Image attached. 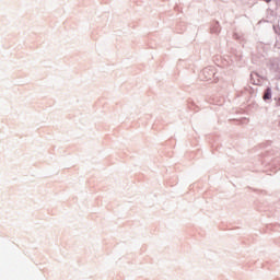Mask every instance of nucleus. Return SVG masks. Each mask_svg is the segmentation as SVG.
<instances>
[{
  "mask_svg": "<svg viewBox=\"0 0 280 280\" xmlns=\"http://www.w3.org/2000/svg\"><path fill=\"white\" fill-rule=\"evenodd\" d=\"M270 97H272V90L270 88H268L266 91H265V94L262 96L264 100H270Z\"/></svg>",
  "mask_w": 280,
  "mask_h": 280,
  "instance_id": "obj_1",
  "label": "nucleus"
},
{
  "mask_svg": "<svg viewBox=\"0 0 280 280\" xmlns=\"http://www.w3.org/2000/svg\"><path fill=\"white\" fill-rule=\"evenodd\" d=\"M262 1H265L266 3H270L271 0H262Z\"/></svg>",
  "mask_w": 280,
  "mask_h": 280,
  "instance_id": "obj_2",
  "label": "nucleus"
}]
</instances>
